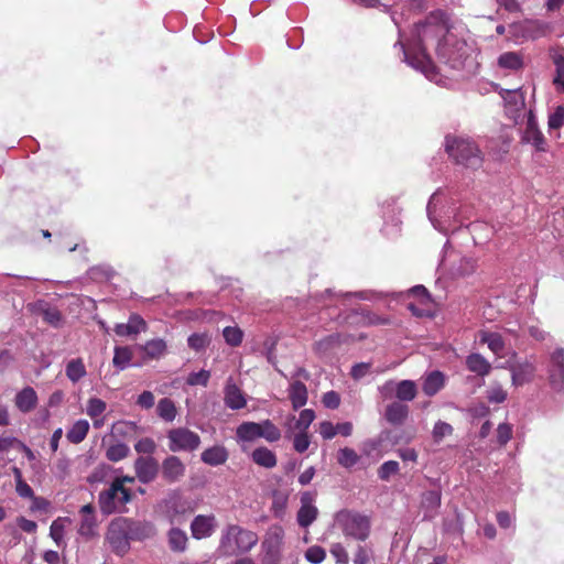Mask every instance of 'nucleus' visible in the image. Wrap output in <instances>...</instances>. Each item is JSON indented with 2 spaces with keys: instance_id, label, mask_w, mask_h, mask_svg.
Returning <instances> with one entry per match:
<instances>
[{
  "instance_id": "f257e3e1",
  "label": "nucleus",
  "mask_w": 564,
  "mask_h": 564,
  "mask_svg": "<svg viewBox=\"0 0 564 564\" xmlns=\"http://www.w3.org/2000/svg\"><path fill=\"white\" fill-rule=\"evenodd\" d=\"M401 47L405 62L426 77L436 73L431 51L452 69L464 68L470 57L466 41L449 30L445 13L441 11L417 23L412 39L406 44L401 43Z\"/></svg>"
},
{
  "instance_id": "f03ea898",
  "label": "nucleus",
  "mask_w": 564,
  "mask_h": 564,
  "mask_svg": "<svg viewBox=\"0 0 564 564\" xmlns=\"http://www.w3.org/2000/svg\"><path fill=\"white\" fill-rule=\"evenodd\" d=\"M445 151L456 164L466 169L478 170L482 166V152L479 147L469 139L447 135L445 138Z\"/></svg>"
},
{
  "instance_id": "7ed1b4c3",
  "label": "nucleus",
  "mask_w": 564,
  "mask_h": 564,
  "mask_svg": "<svg viewBox=\"0 0 564 564\" xmlns=\"http://www.w3.org/2000/svg\"><path fill=\"white\" fill-rule=\"evenodd\" d=\"M259 536L254 531L238 524H228L220 536L219 550L226 555L250 552L258 543Z\"/></svg>"
},
{
  "instance_id": "20e7f679",
  "label": "nucleus",
  "mask_w": 564,
  "mask_h": 564,
  "mask_svg": "<svg viewBox=\"0 0 564 564\" xmlns=\"http://www.w3.org/2000/svg\"><path fill=\"white\" fill-rule=\"evenodd\" d=\"M335 522L346 538L364 542L370 535V518L357 511L341 510L336 514Z\"/></svg>"
},
{
  "instance_id": "39448f33",
  "label": "nucleus",
  "mask_w": 564,
  "mask_h": 564,
  "mask_svg": "<svg viewBox=\"0 0 564 564\" xmlns=\"http://www.w3.org/2000/svg\"><path fill=\"white\" fill-rule=\"evenodd\" d=\"M133 497L134 495L130 488L112 480L108 489L99 492L98 505L101 513L109 516L126 511V505L131 502Z\"/></svg>"
},
{
  "instance_id": "423d86ee",
  "label": "nucleus",
  "mask_w": 564,
  "mask_h": 564,
  "mask_svg": "<svg viewBox=\"0 0 564 564\" xmlns=\"http://www.w3.org/2000/svg\"><path fill=\"white\" fill-rule=\"evenodd\" d=\"M284 530L281 525H271L261 542V564H280L282 561V549Z\"/></svg>"
},
{
  "instance_id": "0eeeda50",
  "label": "nucleus",
  "mask_w": 564,
  "mask_h": 564,
  "mask_svg": "<svg viewBox=\"0 0 564 564\" xmlns=\"http://www.w3.org/2000/svg\"><path fill=\"white\" fill-rule=\"evenodd\" d=\"M169 449L176 452H194L200 445V436L187 427H175L167 432Z\"/></svg>"
},
{
  "instance_id": "6e6552de",
  "label": "nucleus",
  "mask_w": 564,
  "mask_h": 564,
  "mask_svg": "<svg viewBox=\"0 0 564 564\" xmlns=\"http://www.w3.org/2000/svg\"><path fill=\"white\" fill-rule=\"evenodd\" d=\"M127 529L126 518H117L108 527L106 540L118 555H124L130 549Z\"/></svg>"
},
{
  "instance_id": "1a4fd4ad",
  "label": "nucleus",
  "mask_w": 564,
  "mask_h": 564,
  "mask_svg": "<svg viewBox=\"0 0 564 564\" xmlns=\"http://www.w3.org/2000/svg\"><path fill=\"white\" fill-rule=\"evenodd\" d=\"M409 295L415 299V302L408 303V310L417 317H432L434 315V302L427 289L424 285H415L409 291Z\"/></svg>"
},
{
  "instance_id": "9d476101",
  "label": "nucleus",
  "mask_w": 564,
  "mask_h": 564,
  "mask_svg": "<svg viewBox=\"0 0 564 564\" xmlns=\"http://www.w3.org/2000/svg\"><path fill=\"white\" fill-rule=\"evenodd\" d=\"M499 95L505 101L506 115L512 119L514 123H519V121L523 119L525 110V95L522 89H501Z\"/></svg>"
},
{
  "instance_id": "9b49d317",
  "label": "nucleus",
  "mask_w": 564,
  "mask_h": 564,
  "mask_svg": "<svg viewBox=\"0 0 564 564\" xmlns=\"http://www.w3.org/2000/svg\"><path fill=\"white\" fill-rule=\"evenodd\" d=\"M522 141L533 145L536 151H547V141L541 130L538 128V123L532 110H530L528 113V120L522 134Z\"/></svg>"
},
{
  "instance_id": "f8f14e48",
  "label": "nucleus",
  "mask_w": 564,
  "mask_h": 564,
  "mask_svg": "<svg viewBox=\"0 0 564 564\" xmlns=\"http://www.w3.org/2000/svg\"><path fill=\"white\" fill-rule=\"evenodd\" d=\"M550 384L555 390H564V349L556 348L550 358L549 367Z\"/></svg>"
},
{
  "instance_id": "ddd939ff",
  "label": "nucleus",
  "mask_w": 564,
  "mask_h": 564,
  "mask_svg": "<svg viewBox=\"0 0 564 564\" xmlns=\"http://www.w3.org/2000/svg\"><path fill=\"white\" fill-rule=\"evenodd\" d=\"M159 462L152 456H139L134 460L135 477L142 484L152 482L159 473Z\"/></svg>"
},
{
  "instance_id": "4468645a",
  "label": "nucleus",
  "mask_w": 564,
  "mask_h": 564,
  "mask_svg": "<svg viewBox=\"0 0 564 564\" xmlns=\"http://www.w3.org/2000/svg\"><path fill=\"white\" fill-rule=\"evenodd\" d=\"M161 473L162 478L166 482L174 484L183 479L186 473V466L180 457L169 455L162 462Z\"/></svg>"
},
{
  "instance_id": "2eb2a0df",
  "label": "nucleus",
  "mask_w": 564,
  "mask_h": 564,
  "mask_svg": "<svg viewBox=\"0 0 564 564\" xmlns=\"http://www.w3.org/2000/svg\"><path fill=\"white\" fill-rule=\"evenodd\" d=\"M315 494L311 491H304L301 495V507L297 511V523L302 528L310 527L317 518L318 510L313 505Z\"/></svg>"
},
{
  "instance_id": "dca6fc26",
  "label": "nucleus",
  "mask_w": 564,
  "mask_h": 564,
  "mask_svg": "<svg viewBox=\"0 0 564 564\" xmlns=\"http://www.w3.org/2000/svg\"><path fill=\"white\" fill-rule=\"evenodd\" d=\"M216 528V518L214 514H198L191 523L192 535L196 540L210 536Z\"/></svg>"
},
{
  "instance_id": "f3484780",
  "label": "nucleus",
  "mask_w": 564,
  "mask_h": 564,
  "mask_svg": "<svg viewBox=\"0 0 564 564\" xmlns=\"http://www.w3.org/2000/svg\"><path fill=\"white\" fill-rule=\"evenodd\" d=\"M512 384L516 387L531 382L535 373V366L532 362L523 361L509 365Z\"/></svg>"
},
{
  "instance_id": "a211bd4d",
  "label": "nucleus",
  "mask_w": 564,
  "mask_h": 564,
  "mask_svg": "<svg viewBox=\"0 0 564 564\" xmlns=\"http://www.w3.org/2000/svg\"><path fill=\"white\" fill-rule=\"evenodd\" d=\"M410 408L408 404L393 401L386 406L384 419L395 426L403 425L409 417Z\"/></svg>"
},
{
  "instance_id": "6ab92c4d",
  "label": "nucleus",
  "mask_w": 564,
  "mask_h": 564,
  "mask_svg": "<svg viewBox=\"0 0 564 564\" xmlns=\"http://www.w3.org/2000/svg\"><path fill=\"white\" fill-rule=\"evenodd\" d=\"M225 404L231 410H240L246 406L247 400L240 388L229 379L225 387Z\"/></svg>"
},
{
  "instance_id": "aec40b11",
  "label": "nucleus",
  "mask_w": 564,
  "mask_h": 564,
  "mask_svg": "<svg viewBox=\"0 0 564 564\" xmlns=\"http://www.w3.org/2000/svg\"><path fill=\"white\" fill-rule=\"evenodd\" d=\"M37 394L32 387H25L19 391L14 399L15 406L23 413H29L37 405Z\"/></svg>"
},
{
  "instance_id": "412c9836",
  "label": "nucleus",
  "mask_w": 564,
  "mask_h": 564,
  "mask_svg": "<svg viewBox=\"0 0 564 564\" xmlns=\"http://www.w3.org/2000/svg\"><path fill=\"white\" fill-rule=\"evenodd\" d=\"M228 457V451L223 445H214L200 454L202 462L209 466L223 465L227 462Z\"/></svg>"
},
{
  "instance_id": "4be33fe9",
  "label": "nucleus",
  "mask_w": 564,
  "mask_h": 564,
  "mask_svg": "<svg viewBox=\"0 0 564 564\" xmlns=\"http://www.w3.org/2000/svg\"><path fill=\"white\" fill-rule=\"evenodd\" d=\"M466 367L470 372L480 377H486L491 371L490 362L477 352H473L466 357Z\"/></svg>"
},
{
  "instance_id": "5701e85b",
  "label": "nucleus",
  "mask_w": 564,
  "mask_h": 564,
  "mask_svg": "<svg viewBox=\"0 0 564 564\" xmlns=\"http://www.w3.org/2000/svg\"><path fill=\"white\" fill-rule=\"evenodd\" d=\"M251 459L258 466L271 469L278 464L276 455L273 451L265 446H260L253 449L251 453Z\"/></svg>"
},
{
  "instance_id": "b1692460",
  "label": "nucleus",
  "mask_w": 564,
  "mask_h": 564,
  "mask_svg": "<svg viewBox=\"0 0 564 564\" xmlns=\"http://www.w3.org/2000/svg\"><path fill=\"white\" fill-rule=\"evenodd\" d=\"M347 339L348 336L340 333H334L316 341L314 344V350L317 354L325 355L334 348L339 347L343 343H346Z\"/></svg>"
},
{
  "instance_id": "393cba45",
  "label": "nucleus",
  "mask_w": 564,
  "mask_h": 564,
  "mask_svg": "<svg viewBox=\"0 0 564 564\" xmlns=\"http://www.w3.org/2000/svg\"><path fill=\"white\" fill-rule=\"evenodd\" d=\"M289 398L294 410H299L307 402V388L302 381H294L289 389Z\"/></svg>"
},
{
  "instance_id": "a878e982",
  "label": "nucleus",
  "mask_w": 564,
  "mask_h": 564,
  "mask_svg": "<svg viewBox=\"0 0 564 564\" xmlns=\"http://www.w3.org/2000/svg\"><path fill=\"white\" fill-rule=\"evenodd\" d=\"M498 66L509 70H520L524 67L523 56L519 52H505L498 57Z\"/></svg>"
},
{
  "instance_id": "bb28decb",
  "label": "nucleus",
  "mask_w": 564,
  "mask_h": 564,
  "mask_svg": "<svg viewBox=\"0 0 564 564\" xmlns=\"http://www.w3.org/2000/svg\"><path fill=\"white\" fill-rule=\"evenodd\" d=\"M238 441L241 442H253L261 437L260 423L256 422H242L236 430Z\"/></svg>"
},
{
  "instance_id": "cd10ccee",
  "label": "nucleus",
  "mask_w": 564,
  "mask_h": 564,
  "mask_svg": "<svg viewBox=\"0 0 564 564\" xmlns=\"http://www.w3.org/2000/svg\"><path fill=\"white\" fill-rule=\"evenodd\" d=\"M417 388L412 380H401L395 386V397L399 402H410L415 399Z\"/></svg>"
},
{
  "instance_id": "c85d7f7f",
  "label": "nucleus",
  "mask_w": 564,
  "mask_h": 564,
  "mask_svg": "<svg viewBox=\"0 0 564 564\" xmlns=\"http://www.w3.org/2000/svg\"><path fill=\"white\" fill-rule=\"evenodd\" d=\"M126 524L128 527L127 533H128L129 542L131 540L141 541V540L145 539L147 536H149V534H150V531H151L150 527L140 521H135V520L126 518Z\"/></svg>"
},
{
  "instance_id": "c756f323",
  "label": "nucleus",
  "mask_w": 564,
  "mask_h": 564,
  "mask_svg": "<svg viewBox=\"0 0 564 564\" xmlns=\"http://www.w3.org/2000/svg\"><path fill=\"white\" fill-rule=\"evenodd\" d=\"M89 431V423L87 420H78L67 431L66 437L73 444L82 443Z\"/></svg>"
},
{
  "instance_id": "7c9ffc66",
  "label": "nucleus",
  "mask_w": 564,
  "mask_h": 564,
  "mask_svg": "<svg viewBox=\"0 0 564 564\" xmlns=\"http://www.w3.org/2000/svg\"><path fill=\"white\" fill-rule=\"evenodd\" d=\"M66 377L73 382L76 383L80 379H83L86 375V367L82 358H75L67 362L65 368Z\"/></svg>"
},
{
  "instance_id": "2f4dec72",
  "label": "nucleus",
  "mask_w": 564,
  "mask_h": 564,
  "mask_svg": "<svg viewBox=\"0 0 564 564\" xmlns=\"http://www.w3.org/2000/svg\"><path fill=\"white\" fill-rule=\"evenodd\" d=\"M480 341L488 345V348L498 357H502L505 340L498 333H482Z\"/></svg>"
},
{
  "instance_id": "473e14b6",
  "label": "nucleus",
  "mask_w": 564,
  "mask_h": 564,
  "mask_svg": "<svg viewBox=\"0 0 564 564\" xmlns=\"http://www.w3.org/2000/svg\"><path fill=\"white\" fill-rule=\"evenodd\" d=\"M444 386V377L440 371L430 373L423 382V392L432 397L436 394Z\"/></svg>"
},
{
  "instance_id": "72a5a7b5",
  "label": "nucleus",
  "mask_w": 564,
  "mask_h": 564,
  "mask_svg": "<svg viewBox=\"0 0 564 564\" xmlns=\"http://www.w3.org/2000/svg\"><path fill=\"white\" fill-rule=\"evenodd\" d=\"M169 546L174 552H183L187 545V535L184 531L177 528H173L167 534Z\"/></svg>"
},
{
  "instance_id": "f704fd0d",
  "label": "nucleus",
  "mask_w": 564,
  "mask_h": 564,
  "mask_svg": "<svg viewBox=\"0 0 564 564\" xmlns=\"http://www.w3.org/2000/svg\"><path fill=\"white\" fill-rule=\"evenodd\" d=\"M156 412L158 415L166 422H172L177 413L175 403L170 398H163L159 401Z\"/></svg>"
},
{
  "instance_id": "c9c22d12",
  "label": "nucleus",
  "mask_w": 564,
  "mask_h": 564,
  "mask_svg": "<svg viewBox=\"0 0 564 564\" xmlns=\"http://www.w3.org/2000/svg\"><path fill=\"white\" fill-rule=\"evenodd\" d=\"M142 349L151 359H158L165 354L166 343L161 338L151 339L143 345Z\"/></svg>"
},
{
  "instance_id": "e433bc0d",
  "label": "nucleus",
  "mask_w": 564,
  "mask_h": 564,
  "mask_svg": "<svg viewBox=\"0 0 564 564\" xmlns=\"http://www.w3.org/2000/svg\"><path fill=\"white\" fill-rule=\"evenodd\" d=\"M15 479V491L22 498H34V491L31 486L24 481L22 471L18 467L12 469Z\"/></svg>"
},
{
  "instance_id": "4c0bfd02",
  "label": "nucleus",
  "mask_w": 564,
  "mask_h": 564,
  "mask_svg": "<svg viewBox=\"0 0 564 564\" xmlns=\"http://www.w3.org/2000/svg\"><path fill=\"white\" fill-rule=\"evenodd\" d=\"M359 459V455L350 447L340 448L337 453V463L345 468H351Z\"/></svg>"
},
{
  "instance_id": "58836bf2",
  "label": "nucleus",
  "mask_w": 564,
  "mask_h": 564,
  "mask_svg": "<svg viewBox=\"0 0 564 564\" xmlns=\"http://www.w3.org/2000/svg\"><path fill=\"white\" fill-rule=\"evenodd\" d=\"M261 437L269 443L278 442L281 438L280 429L270 420L260 422Z\"/></svg>"
},
{
  "instance_id": "ea45409f",
  "label": "nucleus",
  "mask_w": 564,
  "mask_h": 564,
  "mask_svg": "<svg viewBox=\"0 0 564 564\" xmlns=\"http://www.w3.org/2000/svg\"><path fill=\"white\" fill-rule=\"evenodd\" d=\"M130 448L124 443H116L110 445L106 451V457L108 460L117 463L122 460L129 455Z\"/></svg>"
},
{
  "instance_id": "a19ab883",
  "label": "nucleus",
  "mask_w": 564,
  "mask_h": 564,
  "mask_svg": "<svg viewBox=\"0 0 564 564\" xmlns=\"http://www.w3.org/2000/svg\"><path fill=\"white\" fill-rule=\"evenodd\" d=\"M225 341L231 347H238L243 339V332L238 326H227L223 330Z\"/></svg>"
},
{
  "instance_id": "79ce46f5",
  "label": "nucleus",
  "mask_w": 564,
  "mask_h": 564,
  "mask_svg": "<svg viewBox=\"0 0 564 564\" xmlns=\"http://www.w3.org/2000/svg\"><path fill=\"white\" fill-rule=\"evenodd\" d=\"M442 492L441 489L427 490L422 496V506L425 509H437L441 506Z\"/></svg>"
},
{
  "instance_id": "37998d69",
  "label": "nucleus",
  "mask_w": 564,
  "mask_h": 564,
  "mask_svg": "<svg viewBox=\"0 0 564 564\" xmlns=\"http://www.w3.org/2000/svg\"><path fill=\"white\" fill-rule=\"evenodd\" d=\"M107 409V403L99 398H90L87 401L86 413L90 419H96L102 415Z\"/></svg>"
},
{
  "instance_id": "c03bdc74",
  "label": "nucleus",
  "mask_w": 564,
  "mask_h": 564,
  "mask_svg": "<svg viewBox=\"0 0 564 564\" xmlns=\"http://www.w3.org/2000/svg\"><path fill=\"white\" fill-rule=\"evenodd\" d=\"M132 352L128 347H116L112 362L119 369H124L131 361Z\"/></svg>"
},
{
  "instance_id": "a18cd8bd",
  "label": "nucleus",
  "mask_w": 564,
  "mask_h": 564,
  "mask_svg": "<svg viewBox=\"0 0 564 564\" xmlns=\"http://www.w3.org/2000/svg\"><path fill=\"white\" fill-rule=\"evenodd\" d=\"M508 392L499 383H492L487 390V400L490 403H502L507 400Z\"/></svg>"
},
{
  "instance_id": "49530a36",
  "label": "nucleus",
  "mask_w": 564,
  "mask_h": 564,
  "mask_svg": "<svg viewBox=\"0 0 564 564\" xmlns=\"http://www.w3.org/2000/svg\"><path fill=\"white\" fill-rule=\"evenodd\" d=\"M134 449L139 454L151 456L156 451V444L151 437H143L134 444Z\"/></svg>"
},
{
  "instance_id": "de8ad7c7",
  "label": "nucleus",
  "mask_w": 564,
  "mask_h": 564,
  "mask_svg": "<svg viewBox=\"0 0 564 564\" xmlns=\"http://www.w3.org/2000/svg\"><path fill=\"white\" fill-rule=\"evenodd\" d=\"M314 419L315 412L311 409H304L300 413L295 427L300 431L307 432V429L313 423Z\"/></svg>"
},
{
  "instance_id": "09e8293b",
  "label": "nucleus",
  "mask_w": 564,
  "mask_h": 564,
  "mask_svg": "<svg viewBox=\"0 0 564 564\" xmlns=\"http://www.w3.org/2000/svg\"><path fill=\"white\" fill-rule=\"evenodd\" d=\"M326 557V551L319 545L310 546L305 552V558L312 564H319Z\"/></svg>"
},
{
  "instance_id": "8fccbe9b",
  "label": "nucleus",
  "mask_w": 564,
  "mask_h": 564,
  "mask_svg": "<svg viewBox=\"0 0 564 564\" xmlns=\"http://www.w3.org/2000/svg\"><path fill=\"white\" fill-rule=\"evenodd\" d=\"M96 517L95 514L82 517L78 533L83 536H91L95 533Z\"/></svg>"
},
{
  "instance_id": "3c124183",
  "label": "nucleus",
  "mask_w": 564,
  "mask_h": 564,
  "mask_svg": "<svg viewBox=\"0 0 564 564\" xmlns=\"http://www.w3.org/2000/svg\"><path fill=\"white\" fill-rule=\"evenodd\" d=\"M209 378H210V372L208 370L203 369L198 372L189 373L186 379V383L189 386L206 387L208 384Z\"/></svg>"
},
{
  "instance_id": "603ef678",
  "label": "nucleus",
  "mask_w": 564,
  "mask_h": 564,
  "mask_svg": "<svg viewBox=\"0 0 564 564\" xmlns=\"http://www.w3.org/2000/svg\"><path fill=\"white\" fill-rule=\"evenodd\" d=\"M399 471V463L395 460L384 462L378 469V476L381 480H388L392 475Z\"/></svg>"
},
{
  "instance_id": "864d4df0",
  "label": "nucleus",
  "mask_w": 564,
  "mask_h": 564,
  "mask_svg": "<svg viewBox=\"0 0 564 564\" xmlns=\"http://www.w3.org/2000/svg\"><path fill=\"white\" fill-rule=\"evenodd\" d=\"M453 426L446 422L438 421L433 429V438L435 442H441L445 436L453 434Z\"/></svg>"
},
{
  "instance_id": "5fc2aeb1",
  "label": "nucleus",
  "mask_w": 564,
  "mask_h": 564,
  "mask_svg": "<svg viewBox=\"0 0 564 564\" xmlns=\"http://www.w3.org/2000/svg\"><path fill=\"white\" fill-rule=\"evenodd\" d=\"M64 519L58 518L54 520L50 528V536L54 540L57 545H61L64 538Z\"/></svg>"
},
{
  "instance_id": "6e6d98bb",
  "label": "nucleus",
  "mask_w": 564,
  "mask_h": 564,
  "mask_svg": "<svg viewBox=\"0 0 564 564\" xmlns=\"http://www.w3.org/2000/svg\"><path fill=\"white\" fill-rule=\"evenodd\" d=\"M337 564H348L349 555L341 543H333L329 550Z\"/></svg>"
},
{
  "instance_id": "4d7b16f0",
  "label": "nucleus",
  "mask_w": 564,
  "mask_h": 564,
  "mask_svg": "<svg viewBox=\"0 0 564 564\" xmlns=\"http://www.w3.org/2000/svg\"><path fill=\"white\" fill-rule=\"evenodd\" d=\"M371 555V547L368 545H358L354 556V564H368Z\"/></svg>"
},
{
  "instance_id": "13d9d810",
  "label": "nucleus",
  "mask_w": 564,
  "mask_h": 564,
  "mask_svg": "<svg viewBox=\"0 0 564 564\" xmlns=\"http://www.w3.org/2000/svg\"><path fill=\"white\" fill-rule=\"evenodd\" d=\"M512 438V426L508 423H501L497 427V441L499 445L505 446Z\"/></svg>"
},
{
  "instance_id": "bf43d9fd",
  "label": "nucleus",
  "mask_w": 564,
  "mask_h": 564,
  "mask_svg": "<svg viewBox=\"0 0 564 564\" xmlns=\"http://www.w3.org/2000/svg\"><path fill=\"white\" fill-rule=\"evenodd\" d=\"M43 319L50 325L57 327L62 322V314L55 307H48L42 312Z\"/></svg>"
},
{
  "instance_id": "052dcab7",
  "label": "nucleus",
  "mask_w": 564,
  "mask_h": 564,
  "mask_svg": "<svg viewBox=\"0 0 564 564\" xmlns=\"http://www.w3.org/2000/svg\"><path fill=\"white\" fill-rule=\"evenodd\" d=\"M310 444L311 441L307 432L300 431V433L294 436L293 447L297 453H304Z\"/></svg>"
},
{
  "instance_id": "680f3d73",
  "label": "nucleus",
  "mask_w": 564,
  "mask_h": 564,
  "mask_svg": "<svg viewBox=\"0 0 564 564\" xmlns=\"http://www.w3.org/2000/svg\"><path fill=\"white\" fill-rule=\"evenodd\" d=\"M549 128L558 129L564 124V106H557L549 117Z\"/></svg>"
},
{
  "instance_id": "e2e57ef3",
  "label": "nucleus",
  "mask_w": 564,
  "mask_h": 564,
  "mask_svg": "<svg viewBox=\"0 0 564 564\" xmlns=\"http://www.w3.org/2000/svg\"><path fill=\"white\" fill-rule=\"evenodd\" d=\"M187 343L192 349L199 351L206 347L208 344V338L204 334H192L188 337Z\"/></svg>"
},
{
  "instance_id": "0e129e2a",
  "label": "nucleus",
  "mask_w": 564,
  "mask_h": 564,
  "mask_svg": "<svg viewBox=\"0 0 564 564\" xmlns=\"http://www.w3.org/2000/svg\"><path fill=\"white\" fill-rule=\"evenodd\" d=\"M322 402L325 408L335 410L340 405V397L336 391H328L324 393Z\"/></svg>"
},
{
  "instance_id": "69168bd1",
  "label": "nucleus",
  "mask_w": 564,
  "mask_h": 564,
  "mask_svg": "<svg viewBox=\"0 0 564 564\" xmlns=\"http://www.w3.org/2000/svg\"><path fill=\"white\" fill-rule=\"evenodd\" d=\"M128 324L134 335L147 329L145 321L138 314H132L129 317Z\"/></svg>"
},
{
  "instance_id": "338daca9",
  "label": "nucleus",
  "mask_w": 564,
  "mask_h": 564,
  "mask_svg": "<svg viewBox=\"0 0 564 564\" xmlns=\"http://www.w3.org/2000/svg\"><path fill=\"white\" fill-rule=\"evenodd\" d=\"M319 434L324 440H332L337 435L336 425L329 421H323L319 423Z\"/></svg>"
},
{
  "instance_id": "774afa93",
  "label": "nucleus",
  "mask_w": 564,
  "mask_h": 564,
  "mask_svg": "<svg viewBox=\"0 0 564 564\" xmlns=\"http://www.w3.org/2000/svg\"><path fill=\"white\" fill-rule=\"evenodd\" d=\"M554 64L556 67V76L554 77V84L561 85L564 90V57L557 56L554 59Z\"/></svg>"
}]
</instances>
